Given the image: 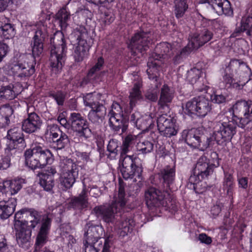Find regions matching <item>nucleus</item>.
<instances>
[{
    "mask_svg": "<svg viewBox=\"0 0 252 252\" xmlns=\"http://www.w3.org/2000/svg\"><path fill=\"white\" fill-rule=\"evenodd\" d=\"M125 186L120 182L118 197H115L111 205L104 204L95 207L92 212L97 217L101 218L105 222L111 223L120 230V236L124 237L131 231L134 225L132 220H126L119 222L122 211L126 205Z\"/></svg>",
    "mask_w": 252,
    "mask_h": 252,
    "instance_id": "obj_1",
    "label": "nucleus"
},
{
    "mask_svg": "<svg viewBox=\"0 0 252 252\" xmlns=\"http://www.w3.org/2000/svg\"><path fill=\"white\" fill-rule=\"evenodd\" d=\"M45 32L46 28L44 26L35 32L31 42L33 57L29 58L23 55L13 59L10 69L14 76L22 80H26L34 74L36 64L34 58L43 52Z\"/></svg>",
    "mask_w": 252,
    "mask_h": 252,
    "instance_id": "obj_2",
    "label": "nucleus"
},
{
    "mask_svg": "<svg viewBox=\"0 0 252 252\" xmlns=\"http://www.w3.org/2000/svg\"><path fill=\"white\" fill-rule=\"evenodd\" d=\"M137 139L136 135L132 134H128L125 137L121 148L120 160L122 161L121 171L123 178L128 179L135 177L134 181H136V178H138L139 180V182H140L142 180L143 169L141 165L136 164L138 158L134 155H126L132 150L133 145L137 142Z\"/></svg>",
    "mask_w": 252,
    "mask_h": 252,
    "instance_id": "obj_3",
    "label": "nucleus"
},
{
    "mask_svg": "<svg viewBox=\"0 0 252 252\" xmlns=\"http://www.w3.org/2000/svg\"><path fill=\"white\" fill-rule=\"evenodd\" d=\"M84 234V245L85 252H98L102 249L101 252H110L112 245V235L108 236L102 244L101 236L104 232L103 228L100 225H94L89 222L87 224Z\"/></svg>",
    "mask_w": 252,
    "mask_h": 252,
    "instance_id": "obj_4",
    "label": "nucleus"
},
{
    "mask_svg": "<svg viewBox=\"0 0 252 252\" xmlns=\"http://www.w3.org/2000/svg\"><path fill=\"white\" fill-rule=\"evenodd\" d=\"M174 52L172 45L167 42L160 43L155 49V52L149 58L147 63V73L150 79L157 81V74L161 63V59L171 57Z\"/></svg>",
    "mask_w": 252,
    "mask_h": 252,
    "instance_id": "obj_5",
    "label": "nucleus"
},
{
    "mask_svg": "<svg viewBox=\"0 0 252 252\" xmlns=\"http://www.w3.org/2000/svg\"><path fill=\"white\" fill-rule=\"evenodd\" d=\"M25 163L32 169L43 168L53 161V155L50 150L36 146L32 149L27 150L24 154Z\"/></svg>",
    "mask_w": 252,
    "mask_h": 252,
    "instance_id": "obj_6",
    "label": "nucleus"
},
{
    "mask_svg": "<svg viewBox=\"0 0 252 252\" xmlns=\"http://www.w3.org/2000/svg\"><path fill=\"white\" fill-rule=\"evenodd\" d=\"M53 44L51 50L50 63L53 71L55 73H59L64 63V52L66 50V45L64 41V36L62 32L56 33L51 39Z\"/></svg>",
    "mask_w": 252,
    "mask_h": 252,
    "instance_id": "obj_7",
    "label": "nucleus"
},
{
    "mask_svg": "<svg viewBox=\"0 0 252 252\" xmlns=\"http://www.w3.org/2000/svg\"><path fill=\"white\" fill-rule=\"evenodd\" d=\"M60 184L64 190L71 188L78 176L79 166L72 160L66 159L61 163Z\"/></svg>",
    "mask_w": 252,
    "mask_h": 252,
    "instance_id": "obj_8",
    "label": "nucleus"
},
{
    "mask_svg": "<svg viewBox=\"0 0 252 252\" xmlns=\"http://www.w3.org/2000/svg\"><path fill=\"white\" fill-rule=\"evenodd\" d=\"M214 132L212 137L218 144H221L226 141H229L236 133L237 125L234 121H227L224 119L221 122L213 123Z\"/></svg>",
    "mask_w": 252,
    "mask_h": 252,
    "instance_id": "obj_9",
    "label": "nucleus"
},
{
    "mask_svg": "<svg viewBox=\"0 0 252 252\" xmlns=\"http://www.w3.org/2000/svg\"><path fill=\"white\" fill-rule=\"evenodd\" d=\"M233 120L237 126L244 128L252 121V102L245 100L237 101L232 108Z\"/></svg>",
    "mask_w": 252,
    "mask_h": 252,
    "instance_id": "obj_10",
    "label": "nucleus"
},
{
    "mask_svg": "<svg viewBox=\"0 0 252 252\" xmlns=\"http://www.w3.org/2000/svg\"><path fill=\"white\" fill-rule=\"evenodd\" d=\"M213 36V32L208 30L204 29L199 33H195L191 35L189 38V44L188 47L182 49L180 55L175 57L174 62L178 63L181 56L188 54L191 50L197 49L205 43L209 42Z\"/></svg>",
    "mask_w": 252,
    "mask_h": 252,
    "instance_id": "obj_11",
    "label": "nucleus"
},
{
    "mask_svg": "<svg viewBox=\"0 0 252 252\" xmlns=\"http://www.w3.org/2000/svg\"><path fill=\"white\" fill-rule=\"evenodd\" d=\"M145 197L149 208L169 206L172 199L168 191H161L153 187L149 188L145 191Z\"/></svg>",
    "mask_w": 252,
    "mask_h": 252,
    "instance_id": "obj_12",
    "label": "nucleus"
},
{
    "mask_svg": "<svg viewBox=\"0 0 252 252\" xmlns=\"http://www.w3.org/2000/svg\"><path fill=\"white\" fill-rule=\"evenodd\" d=\"M72 36L76 39L77 45L74 52V57L76 62H82L89 54L90 46L86 39L87 32L83 27L76 28L72 33Z\"/></svg>",
    "mask_w": 252,
    "mask_h": 252,
    "instance_id": "obj_13",
    "label": "nucleus"
},
{
    "mask_svg": "<svg viewBox=\"0 0 252 252\" xmlns=\"http://www.w3.org/2000/svg\"><path fill=\"white\" fill-rule=\"evenodd\" d=\"M184 110L188 115L195 114L204 117L211 111V105L208 99L198 96L187 102Z\"/></svg>",
    "mask_w": 252,
    "mask_h": 252,
    "instance_id": "obj_14",
    "label": "nucleus"
},
{
    "mask_svg": "<svg viewBox=\"0 0 252 252\" xmlns=\"http://www.w3.org/2000/svg\"><path fill=\"white\" fill-rule=\"evenodd\" d=\"M69 123L77 136L82 140H86L92 135L87 120L79 113L73 112L70 115Z\"/></svg>",
    "mask_w": 252,
    "mask_h": 252,
    "instance_id": "obj_15",
    "label": "nucleus"
},
{
    "mask_svg": "<svg viewBox=\"0 0 252 252\" xmlns=\"http://www.w3.org/2000/svg\"><path fill=\"white\" fill-rule=\"evenodd\" d=\"M212 165L210 160L205 156L201 157L197 160L193 169V175L189 178V181L193 184L207 177L213 172Z\"/></svg>",
    "mask_w": 252,
    "mask_h": 252,
    "instance_id": "obj_16",
    "label": "nucleus"
},
{
    "mask_svg": "<svg viewBox=\"0 0 252 252\" xmlns=\"http://www.w3.org/2000/svg\"><path fill=\"white\" fill-rule=\"evenodd\" d=\"M41 225L37 235L33 252H55L51 251L47 248L42 247L48 241V235L51 226V220L48 216H42Z\"/></svg>",
    "mask_w": 252,
    "mask_h": 252,
    "instance_id": "obj_17",
    "label": "nucleus"
},
{
    "mask_svg": "<svg viewBox=\"0 0 252 252\" xmlns=\"http://www.w3.org/2000/svg\"><path fill=\"white\" fill-rule=\"evenodd\" d=\"M14 229L16 231V241L20 247L24 248L29 242L32 235L31 224H28V221L16 220L14 222Z\"/></svg>",
    "mask_w": 252,
    "mask_h": 252,
    "instance_id": "obj_18",
    "label": "nucleus"
},
{
    "mask_svg": "<svg viewBox=\"0 0 252 252\" xmlns=\"http://www.w3.org/2000/svg\"><path fill=\"white\" fill-rule=\"evenodd\" d=\"M175 123L176 120L166 114L161 115L157 119L158 128L161 135L166 137H170L177 134Z\"/></svg>",
    "mask_w": 252,
    "mask_h": 252,
    "instance_id": "obj_19",
    "label": "nucleus"
},
{
    "mask_svg": "<svg viewBox=\"0 0 252 252\" xmlns=\"http://www.w3.org/2000/svg\"><path fill=\"white\" fill-rule=\"evenodd\" d=\"M150 32H137L131 38L129 48L133 53L136 51L142 54L149 48L150 43Z\"/></svg>",
    "mask_w": 252,
    "mask_h": 252,
    "instance_id": "obj_20",
    "label": "nucleus"
},
{
    "mask_svg": "<svg viewBox=\"0 0 252 252\" xmlns=\"http://www.w3.org/2000/svg\"><path fill=\"white\" fill-rule=\"evenodd\" d=\"M108 116L110 126L116 131H119L121 122L124 120V112L122 107L118 103L114 102L112 103Z\"/></svg>",
    "mask_w": 252,
    "mask_h": 252,
    "instance_id": "obj_21",
    "label": "nucleus"
},
{
    "mask_svg": "<svg viewBox=\"0 0 252 252\" xmlns=\"http://www.w3.org/2000/svg\"><path fill=\"white\" fill-rule=\"evenodd\" d=\"M42 216L33 209L23 208L17 212L15 215V222L24 219L23 221H28V224H31V227L35 228L40 222Z\"/></svg>",
    "mask_w": 252,
    "mask_h": 252,
    "instance_id": "obj_22",
    "label": "nucleus"
},
{
    "mask_svg": "<svg viewBox=\"0 0 252 252\" xmlns=\"http://www.w3.org/2000/svg\"><path fill=\"white\" fill-rule=\"evenodd\" d=\"M130 122L138 129H141L143 132L147 131L154 126L151 114L142 115L139 112H135L131 115Z\"/></svg>",
    "mask_w": 252,
    "mask_h": 252,
    "instance_id": "obj_23",
    "label": "nucleus"
},
{
    "mask_svg": "<svg viewBox=\"0 0 252 252\" xmlns=\"http://www.w3.org/2000/svg\"><path fill=\"white\" fill-rule=\"evenodd\" d=\"M42 125L40 117L36 113L32 112L29 113L28 117L23 121L22 128L25 132L32 133L40 129Z\"/></svg>",
    "mask_w": 252,
    "mask_h": 252,
    "instance_id": "obj_24",
    "label": "nucleus"
},
{
    "mask_svg": "<svg viewBox=\"0 0 252 252\" xmlns=\"http://www.w3.org/2000/svg\"><path fill=\"white\" fill-rule=\"evenodd\" d=\"M198 131L196 129H191L188 131L184 130V133L186 134V142L190 147L204 151L209 146V141L202 143V138L198 135ZM209 140L207 139V141Z\"/></svg>",
    "mask_w": 252,
    "mask_h": 252,
    "instance_id": "obj_25",
    "label": "nucleus"
},
{
    "mask_svg": "<svg viewBox=\"0 0 252 252\" xmlns=\"http://www.w3.org/2000/svg\"><path fill=\"white\" fill-rule=\"evenodd\" d=\"M200 2L208 3L219 15L224 14L230 16L233 13L230 3L228 0H200Z\"/></svg>",
    "mask_w": 252,
    "mask_h": 252,
    "instance_id": "obj_26",
    "label": "nucleus"
},
{
    "mask_svg": "<svg viewBox=\"0 0 252 252\" xmlns=\"http://www.w3.org/2000/svg\"><path fill=\"white\" fill-rule=\"evenodd\" d=\"M131 79L133 80V87L129 91V105L131 108H133L137 101L142 98V93L140 90L142 86V81L140 77L136 74L131 75Z\"/></svg>",
    "mask_w": 252,
    "mask_h": 252,
    "instance_id": "obj_27",
    "label": "nucleus"
},
{
    "mask_svg": "<svg viewBox=\"0 0 252 252\" xmlns=\"http://www.w3.org/2000/svg\"><path fill=\"white\" fill-rule=\"evenodd\" d=\"M89 107L91 108L88 114V118L93 123H97L106 114V109L103 104L99 102L92 104Z\"/></svg>",
    "mask_w": 252,
    "mask_h": 252,
    "instance_id": "obj_28",
    "label": "nucleus"
},
{
    "mask_svg": "<svg viewBox=\"0 0 252 252\" xmlns=\"http://www.w3.org/2000/svg\"><path fill=\"white\" fill-rule=\"evenodd\" d=\"M16 205L17 200L15 198H11L7 201H0V218L7 219L14 212Z\"/></svg>",
    "mask_w": 252,
    "mask_h": 252,
    "instance_id": "obj_29",
    "label": "nucleus"
},
{
    "mask_svg": "<svg viewBox=\"0 0 252 252\" xmlns=\"http://www.w3.org/2000/svg\"><path fill=\"white\" fill-rule=\"evenodd\" d=\"M23 90L22 86L20 83L10 84L2 87L3 97L5 99L11 100L14 99Z\"/></svg>",
    "mask_w": 252,
    "mask_h": 252,
    "instance_id": "obj_30",
    "label": "nucleus"
},
{
    "mask_svg": "<svg viewBox=\"0 0 252 252\" xmlns=\"http://www.w3.org/2000/svg\"><path fill=\"white\" fill-rule=\"evenodd\" d=\"M174 97V91L166 85H164L160 91V95L158 100V105L163 108L171 102Z\"/></svg>",
    "mask_w": 252,
    "mask_h": 252,
    "instance_id": "obj_31",
    "label": "nucleus"
},
{
    "mask_svg": "<svg viewBox=\"0 0 252 252\" xmlns=\"http://www.w3.org/2000/svg\"><path fill=\"white\" fill-rule=\"evenodd\" d=\"M7 21L5 17L0 18V35L5 39H10L14 37L16 32L14 26L6 23Z\"/></svg>",
    "mask_w": 252,
    "mask_h": 252,
    "instance_id": "obj_32",
    "label": "nucleus"
},
{
    "mask_svg": "<svg viewBox=\"0 0 252 252\" xmlns=\"http://www.w3.org/2000/svg\"><path fill=\"white\" fill-rule=\"evenodd\" d=\"M241 31L246 32L248 35L252 33V6L247 10L246 14L241 20Z\"/></svg>",
    "mask_w": 252,
    "mask_h": 252,
    "instance_id": "obj_33",
    "label": "nucleus"
},
{
    "mask_svg": "<svg viewBox=\"0 0 252 252\" xmlns=\"http://www.w3.org/2000/svg\"><path fill=\"white\" fill-rule=\"evenodd\" d=\"M24 183V180L23 179H16L5 181L4 186L11 195H14L21 189Z\"/></svg>",
    "mask_w": 252,
    "mask_h": 252,
    "instance_id": "obj_34",
    "label": "nucleus"
},
{
    "mask_svg": "<svg viewBox=\"0 0 252 252\" xmlns=\"http://www.w3.org/2000/svg\"><path fill=\"white\" fill-rule=\"evenodd\" d=\"M160 176L163 180V182L169 186L172 184L175 177V169L174 167L167 166L160 171Z\"/></svg>",
    "mask_w": 252,
    "mask_h": 252,
    "instance_id": "obj_35",
    "label": "nucleus"
},
{
    "mask_svg": "<svg viewBox=\"0 0 252 252\" xmlns=\"http://www.w3.org/2000/svg\"><path fill=\"white\" fill-rule=\"evenodd\" d=\"M8 138L10 140V145L14 143H22L24 141L23 134L20 127H14L7 131Z\"/></svg>",
    "mask_w": 252,
    "mask_h": 252,
    "instance_id": "obj_36",
    "label": "nucleus"
},
{
    "mask_svg": "<svg viewBox=\"0 0 252 252\" xmlns=\"http://www.w3.org/2000/svg\"><path fill=\"white\" fill-rule=\"evenodd\" d=\"M56 18L59 21L62 30H63L67 26V22L70 18V14L65 8H63L56 14Z\"/></svg>",
    "mask_w": 252,
    "mask_h": 252,
    "instance_id": "obj_37",
    "label": "nucleus"
},
{
    "mask_svg": "<svg viewBox=\"0 0 252 252\" xmlns=\"http://www.w3.org/2000/svg\"><path fill=\"white\" fill-rule=\"evenodd\" d=\"M87 196V191L84 187L79 196L73 200V205L80 209L86 207L88 203Z\"/></svg>",
    "mask_w": 252,
    "mask_h": 252,
    "instance_id": "obj_38",
    "label": "nucleus"
},
{
    "mask_svg": "<svg viewBox=\"0 0 252 252\" xmlns=\"http://www.w3.org/2000/svg\"><path fill=\"white\" fill-rule=\"evenodd\" d=\"M12 113V110L9 106H2L0 107V127L8 125L9 122L8 117Z\"/></svg>",
    "mask_w": 252,
    "mask_h": 252,
    "instance_id": "obj_39",
    "label": "nucleus"
},
{
    "mask_svg": "<svg viewBox=\"0 0 252 252\" xmlns=\"http://www.w3.org/2000/svg\"><path fill=\"white\" fill-rule=\"evenodd\" d=\"M174 3L176 17L177 18H180L183 16L186 11L188 8L187 0H175Z\"/></svg>",
    "mask_w": 252,
    "mask_h": 252,
    "instance_id": "obj_40",
    "label": "nucleus"
},
{
    "mask_svg": "<svg viewBox=\"0 0 252 252\" xmlns=\"http://www.w3.org/2000/svg\"><path fill=\"white\" fill-rule=\"evenodd\" d=\"M62 132H63L57 125L50 124L47 126L45 135L47 138L51 139L53 141L58 138Z\"/></svg>",
    "mask_w": 252,
    "mask_h": 252,
    "instance_id": "obj_41",
    "label": "nucleus"
},
{
    "mask_svg": "<svg viewBox=\"0 0 252 252\" xmlns=\"http://www.w3.org/2000/svg\"><path fill=\"white\" fill-rule=\"evenodd\" d=\"M53 141L54 148L57 150H61L64 148L69 143V140L67 135L63 132H62L59 137Z\"/></svg>",
    "mask_w": 252,
    "mask_h": 252,
    "instance_id": "obj_42",
    "label": "nucleus"
},
{
    "mask_svg": "<svg viewBox=\"0 0 252 252\" xmlns=\"http://www.w3.org/2000/svg\"><path fill=\"white\" fill-rule=\"evenodd\" d=\"M104 60L102 57L98 58L97 62L89 71L87 77L90 80L95 79L96 74L102 68Z\"/></svg>",
    "mask_w": 252,
    "mask_h": 252,
    "instance_id": "obj_43",
    "label": "nucleus"
},
{
    "mask_svg": "<svg viewBox=\"0 0 252 252\" xmlns=\"http://www.w3.org/2000/svg\"><path fill=\"white\" fill-rule=\"evenodd\" d=\"M40 185L46 191H50L54 186V178L39 174Z\"/></svg>",
    "mask_w": 252,
    "mask_h": 252,
    "instance_id": "obj_44",
    "label": "nucleus"
},
{
    "mask_svg": "<svg viewBox=\"0 0 252 252\" xmlns=\"http://www.w3.org/2000/svg\"><path fill=\"white\" fill-rule=\"evenodd\" d=\"M234 75L227 73L223 77L224 82L226 84V87L227 88H233L237 90H240L242 89L244 85L242 83H240L236 82L233 78Z\"/></svg>",
    "mask_w": 252,
    "mask_h": 252,
    "instance_id": "obj_45",
    "label": "nucleus"
},
{
    "mask_svg": "<svg viewBox=\"0 0 252 252\" xmlns=\"http://www.w3.org/2000/svg\"><path fill=\"white\" fill-rule=\"evenodd\" d=\"M154 148V144L149 141H144L137 143V151L140 154H146L151 153Z\"/></svg>",
    "mask_w": 252,
    "mask_h": 252,
    "instance_id": "obj_46",
    "label": "nucleus"
},
{
    "mask_svg": "<svg viewBox=\"0 0 252 252\" xmlns=\"http://www.w3.org/2000/svg\"><path fill=\"white\" fill-rule=\"evenodd\" d=\"M101 95L99 94L92 93L87 94L84 96V104L86 106L90 107L92 104L96 103L97 100L99 99Z\"/></svg>",
    "mask_w": 252,
    "mask_h": 252,
    "instance_id": "obj_47",
    "label": "nucleus"
},
{
    "mask_svg": "<svg viewBox=\"0 0 252 252\" xmlns=\"http://www.w3.org/2000/svg\"><path fill=\"white\" fill-rule=\"evenodd\" d=\"M201 74V71L197 68H194L191 69L188 72L187 79L191 83H195L199 78Z\"/></svg>",
    "mask_w": 252,
    "mask_h": 252,
    "instance_id": "obj_48",
    "label": "nucleus"
},
{
    "mask_svg": "<svg viewBox=\"0 0 252 252\" xmlns=\"http://www.w3.org/2000/svg\"><path fill=\"white\" fill-rule=\"evenodd\" d=\"M241 66L240 62L237 60H232L226 68L227 73L234 75L237 72Z\"/></svg>",
    "mask_w": 252,
    "mask_h": 252,
    "instance_id": "obj_49",
    "label": "nucleus"
},
{
    "mask_svg": "<svg viewBox=\"0 0 252 252\" xmlns=\"http://www.w3.org/2000/svg\"><path fill=\"white\" fill-rule=\"evenodd\" d=\"M233 178L232 175L230 173H225L223 181L224 188L227 189V192L229 194L233 186Z\"/></svg>",
    "mask_w": 252,
    "mask_h": 252,
    "instance_id": "obj_50",
    "label": "nucleus"
},
{
    "mask_svg": "<svg viewBox=\"0 0 252 252\" xmlns=\"http://www.w3.org/2000/svg\"><path fill=\"white\" fill-rule=\"evenodd\" d=\"M119 144L120 143L116 140L112 139L109 141L107 145V150L112 154L113 157H115L117 155Z\"/></svg>",
    "mask_w": 252,
    "mask_h": 252,
    "instance_id": "obj_51",
    "label": "nucleus"
},
{
    "mask_svg": "<svg viewBox=\"0 0 252 252\" xmlns=\"http://www.w3.org/2000/svg\"><path fill=\"white\" fill-rule=\"evenodd\" d=\"M50 96L52 97L56 101L59 105H63L65 97V94L62 91H58L57 92L52 93L50 94Z\"/></svg>",
    "mask_w": 252,
    "mask_h": 252,
    "instance_id": "obj_52",
    "label": "nucleus"
},
{
    "mask_svg": "<svg viewBox=\"0 0 252 252\" xmlns=\"http://www.w3.org/2000/svg\"><path fill=\"white\" fill-rule=\"evenodd\" d=\"M146 99L156 101L158 99V90L155 88L149 89L145 94Z\"/></svg>",
    "mask_w": 252,
    "mask_h": 252,
    "instance_id": "obj_53",
    "label": "nucleus"
},
{
    "mask_svg": "<svg viewBox=\"0 0 252 252\" xmlns=\"http://www.w3.org/2000/svg\"><path fill=\"white\" fill-rule=\"evenodd\" d=\"M211 99L214 103L220 104L225 101L226 98L224 95L220 94H214L211 96Z\"/></svg>",
    "mask_w": 252,
    "mask_h": 252,
    "instance_id": "obj_54",
    "label": "nucleus"
},
{
    "mask_svg": "<svg viewBox=\"0 0 252 252\" xmlns=\"http://www.w3.org/2000/svg\"><path fill=\"white\" fill-rule=\"evenodd\" d=\"M10 165V158L9 157L6 156L0 159V170H5Z\"/></svg>",
    "mask_w": 252,
    "mask_h": 252,
    "instance_id": "obj_55",
    "label": "nucleus"
},
{
    "mask_svg": "<svg viewBox=\"0 0 252 252\" xmlns=\"http://www.w3.org/2000/svg\"><path fill=\"white\" fill-rule=\"evenodd\" d=\"M8 51V45L2 42H0V63L2 61L3 58L6 55Z\"/></svg>",
    "mask_w": 252,
    "mask_h": 252,
    "instance_id": "obj_56",
    "label": "nucleus"
},
{
    "mask_svg": "<svg viewBox=\"0 0 252 252\" xmlns=\"http://www.w3.org/2000/svg\"><path fill=\"white\" fill-rule=\"evenodd\" d=\"M211 162L210 164L212 165L213 169L219 166V159L218 155L216 152H212L210 154Z\"/></svg>",
    "mask_w": 252,
    "mask_h": 252,
    "instance_id": "obj_57",
    "label": "nucleus"
},
{
    "mask_svg": "<svg viewBox=\"0 0 252 252\" xmlns=\"http://www.w3.org/2000/svg\"><path fill=\"white\" fill-rule=\"evenodd\" d=\"M57 173L56 168L54 166H49L47 169L42 172L40 174L43 175H46L47 176H51L52 178H54V175Z\"/></svg>",
    "mask_w": 252,
    "mask_h": 252,
    "instance_id": "obj_58",
    "label": "nucleus"
},
{
    "mask_svg": "<svg viewBox=\"0 0 252 252\" xmlns=\"http://www.w3.org/2000/svg\"><path fill=\"white\" fill-rule=\"evenodd\" d=\"M198 239L201 243H205L207 245L211 244L212 241L211 238L208 236L205 233H201L199 234Z\"/></svg>",
    "mask_w": 252,
    "mask_h": 252,
    "instance_id": "obj_59",
    "label": "nucleus"
},
{
    "mask_svg": "<svg viewBox=\"0 0 252 252\" xmlns=\"http://www.w3.org/2000/svg\"><path fill=\"white\" fill-rule=\"evenodd\" d=\"M0 252H15L12 246H8L3 242L0 243Z\"/></svg>",
    "mask_w": 252,
    "mask_h": 252,
    "instance_id": "obj_60",
    "label": "nucleus"
},
{
    "mask_svg": "<svg viewBox=\"0 0 252 252\" xmlns=\"http://www.w3.org/2000/svg\"><path fill=\"white\" fill-rule=\"evenodd\" d=\"M15 143H14L13 144L10 145V140L8 141L6 147L5 148V153L7 155V156L9 157L10 155L12 154V152L15 151Z\"/></svg>",
    "mask_w": 252,
    "mask_h": 252,
    "instance_id": "obj_61",
    "label": "nucleus"
},
{
    "mask_svg": "<svg viewBox=\"0 0 252 252\" xmlns=\"http://www.w3.org/2000/svg\"><path fill=\"white\" fill-rule=\"evenodd\" d=\"M58 121L60 124L64 127H69V123L67 122L63 114H61L58 116Z\"/></svg>",
    "mask_w": 252,
    "mask_h": 252,
    "instance_id": "obj_62",
    "label": "nucleus"
},
{
    "mask_svg": "<svg viewBox=\"0 0 252 252\" xmlns=\"http://www.w3.org/2000/svg\"><path fill=\"white\" fill-rule=\"evenodd\" d=\"M238 184L240 187L246 189L248 187V180L246 177H242L238 179Z\"/></svg>",
    "mask_w": 252,
    "mask_h": 252,
    "instance_id": "obj_63",
    "label": "nucleus"
},
{
    "mask_svg": "<svg viewBox=\"0 0 252 252\" xmlns=\"http://www.w3.org/2000/svg\"><path fill=\"white\" fill-rule=\"evenodd\" d=\"M221 212V207L220 205H214L211 209V212L212 215L214 216H217Z\"/></svg>",
    "mask_w": 252,
    "mask_h": 252,
    "instance_id": "obj_64",
    "label": "nucleus"
}]
</instances>
